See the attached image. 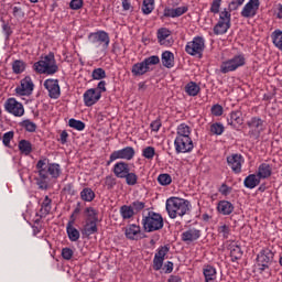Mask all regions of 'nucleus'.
<instances>
[{"label":"nucleus","mask_w":282,"mask_h":282,"mask_svg":"<svg viewBox=\"0 0 282 282\" xmlns=\"http://www.w3.org/2000/svg\"><path fill=\"white\" fill-rule=\"evenodd\" d=\"M145 206H147V204L144 202L134 200L132 203V209H134L137 212L144 210Z\"/></svg>","instance_id":"obj_63"},{"label":"nucleus","mask_w":282,"mask_h":282,"mask_svg":"<svg viewBox=\"0 0 282 282\" xmlns=\"http://www.w3.org/2000/svg\"><path fill=\"white\" fill-rule=\"evenodd\" d=\"M165 210L170 219H177L191 213V202L180 197H170L165 202Z\"/></svg>","instance_id":"obj_1"},{"label":"nucleus","mask_w":282,"mask_h":282,"mask_svg":"<svg viewBox=\"0 0 282 282\" xmlns=\"http://www.w3.org/2000/svg\"><path fill=\"white\" fill-rule=\"evenodd\" d=\"M162 65L171 69L175 65V55L171 51H165L161 56Z\"/></svg>","instance_id":"obj_31"},{"label":"nucleus","mask_w":282,"mask_h":282,"mask_svg":"<svg viewBox=\"0 0 282 282\" xmlns=\"http://www.w3.org/2000/svg\"><path fill=\"white\" fill-rule=\"evenodd\" d=\"M226 131V128L221 122H215L210 126V133L213 135H221Z\"/></svg>","instance_id":"obj_45"},{"label":"nucleus","mask_w":282,"mask_h":282,"mask_svg":"<svg viewBox=\"0 0 282 282\" xmlns=\"http://www.w3.org/2000/svg\"><path fill=\"white\" fill-rule=\"evenodd\" d=\"M199 91H202V88L195 82H189L185 86V93L187 94V96L195 97L197 96V94H199Z\"/></svg>","instance_id":"obj_35"},{"label":"nucleus","mask_w":282,"mask_h":282,"mask_svg":"<svg viewBox=\"0 0 282 282\" xmlns=\"http://www.w3.org/2000/svg\"><path fill=\"white\" fill-rule=\"evenodd\" d=\"M52 213V199L50 196H45L43 202L41 203L40 213L36 214L35 224H40L41 219L47 217Z\"/></svg>","instance_id":"obj_21"},{"label":"nucleus","mask_w":282,"mask_h":282,"mask_svg":"<svg viewBox=\"0 0 282 282\" xmlns=\"http://www.w3.org/2000/svg\"><path fill=\"white\" fill-rule=\"evenodd\" d=\"M33 69L36 74H46V76H54L58 72V64H56V57L54 53H48L42 57L39 62L33 64Z\"/></svg>","instance_id":"obj_2"},{"label":"nucleus","mask_w":282,"mask_h":282,"mask_svg":"<svg viewBox=\"0 0 282 282\" xmlns=\"http://www.w3.org/2000/svg\"><path fill=\"white\" fill-rule=\"evenodd\" d=\"M260 184L261 178L258 174H249L243 181L245 188H249L250 191H252V188H257Z\"/></svg>","instance_id":"obj_29"},{"label":"nucleus","mask_w":282,"mask_h":282,"mask_svg":"<svg viewBox=\"0 0 282 282\" xmlns=\"http://www.w3.org/2000/svg\"><path fill=\"white\" fill-rule=\"evenodd\" d=\"M19 151L22 153V155H30L32 153V142L23 139L19 141Z\"/></svg>","instance_id":"obj_37"},{"label":"nucleus","mask_w":282,"mask_h":282,"mask_svg":"<svg viewBox=\"0 0 282 282\" xmlns=\"http://www.w3.org/2000/svg\"><path fill=\"white\" fill-rule=\"evenodd\" d=\"M155 8V0H143L142 12L143 14H151Z\"/></svg>","instance_id":"obj_43"},{"label":"nucleus","mask_w":282,"mask_h":282,"mask_svg":"<svg viewBox=\"0 0 282 282\" xmlns=\"http://www.w3.org/2000/svg\"><path fill=\"white\" fill-rule=\"evenodd\" d=\"M120 215L122 219H131L135 213L133 212V207L123 205L120 207Z\"/></svg>","instance_id":"obj_42"},{"label":"nucleus","mask_w":282,"mask_h":282,"mask_svg":"<svg viewBox=\"0 0 282 282\" xmlns=\"http://www.w3.org/2000/svg\"><path fill=\"white\" fill-rule=\"evenodd\" d=\"M175 153H191L195 145L192 138H175L174 140Z\"/></svg>","instance_id":"obj_13"},{"label":"nucleus","mask_w":282,"mask_h":282,"mask_svg":"<svg viewBox=\"0 0 282 282\" xmlns=\"http://www.w3.org/2000/svg\"><path fill=\"white\" fill-rule=\"evenodd\" d=\"M44 87L48 91L50 98L53 100H58V98H61V85H58V79H46L44 82Z\"/></svg>","instance_id":"obj_16"},{"label":"nucleus","mask_w":282,"mask_h":282,"mask_svg":"<svg viewBox=\"0 0 282 282\" xmlns=\"http://www.w3.org/2000/svg\"><path fill=\"white\" fill-rule=\"evenodd\" d=\"M13 138L14 131L6 132L2 137V143L4 144V147H10V142L13 140Z\"/></svg>","instance_id":"obj_57"},{"label":"nucleus","mask_w":282,"mask_h":282,"mask_svg":"<svg viewBox=\"0 0 282 282\" xmlns=\"http://www.w3.org/2000/svg\"><path fill=\"white\" fill-rule=\"evenodd\" d=\"M212 113L213 116L219 117L224 115V107L221 105L216 104L212 107Z\"/></svg>","instance_id":"obj_61"},{"label":"nucleus","mask_w":282,"mask_h":282,"mask_svg":"<svg viewBox=\"0 0 282 282\" xmlns=\"http://www.w3.org/2000/svg\"><path fill=\"white\" fill-rule=\"evenodd\" d=\"M257 175L260 177V180H268L272 177V165L268 163H261L258 167Z\"/></svg>","instance_id":"obj_28"},{"label":"nucleus","mask_w":282,"mask_h":282,"mask_svg":"<svg viewBox=\"0 0 282 282\" xmlns=\"http://www.w3.org/2000/svg\"><path fill=\"white\" fill-rule=\"evenodd\" d=\"M85 213L88 217L87 219H90V221H98V210H96V208L87 207Z\"/></svg>","instance_id":"obj_53"},{"label":"nucleus","mask_w":282,"mask_h":282,"mask_svg":"<svg viewBox=\"0 0 282 282\" xmlns=\"http://www.w3.org/2000/svg\"><path fill=\"white\" fill-rule=\"evenodd\" d=\"M204 50H206V40H204L203 36H195L193 41L187 42L185 46L186 54H189V56H198L199 58H202Z\"/></svg>","instance_id":"obj_7"},{"label":"nucleus","mask_w":282,"mask_h":282,"mask_svg":"<svg viewBox=\"0 0 282 282\" xmlns=\"http://www.w3.org/2000/svg\"><path fill=\"white\" fill-rule=\"evenodd\" d=\"M69 8L70 10H80L83 8V0H72Z\"/></svg>","instance_id":"obj_64"},{"label":"nucleus","mask_w":282,"mask_h":282,"mask_svg":"<svg viewBox=\"0 0 282 282\" xmlns=\"http://www.w3.org/2000/svg\"><path fill=\"white\" fill-rule=\"evenodd\" d=\"M93 80H102V78H107V72L104 68H95L91 73Z\"/></svg>","instance_id":"obj_50"},{"label":"nucleus","mask_w":282,"mask_h":282,"mask_svg":"<svg viewBox=\"0 0 282 282\" xmlns=\"http://www.w3.org/2000/svg\"><path fill=\"white\" fill-rule=\"evenodd\" d=\"M142 158L145 160H153L155 158V148L149 145L142 150Z\"/></svg>","instance_id":"obj_52"},{"label":"nucleus","mask_w":282,"mask_h":282,"mask_svg":"<svg viewBox=\"0 0 282 282\" xmlns=\"http://www.w3.org/2000/svg\"><path fill=\"white\" fill-rule=\"evenodd\" d=\"M66 232L69 241H78L80 239V231L73 226H66Z\"/></svg>","instance_id":"obj_40"},{"label":"nucleus","mask_w":282,"mask_h":282,"mask_svg":"<svg viewBox=\"0 0 282 282\" xmlns=\"http://www.w3.org/2000/svg\"><path fill=\"white\" fill-rule=\"evenodd\" d=\"M68 126L70 129H76V131H85V122L80 120L72 118L68 120Z\"/></svg>","instance_id":"obj_47"},{"label":"nucleus","mask_w":282,"mask_h":282,"mask_svg":"<svg viewBox=\"0 0 282 282\" xmlns=\"http://www.w3.org/2000/svg\"><path fill=\"white\" fill-rule=\"evenodd\" d=\"M135 158V149L133 147H126L120 150L113 151L109 160L106 163V166H111L112 162H116V160H127V162L133 160Z\"/></svg>","instance_id":"obj_11"},{"label":"nucleus","mask_w":282,"mask_h":282,"mask_svg":"<svg viewBox=\"0 0 282 282\" xmlns=\"http://www.w3.org/2000/svg\"><path fill=\"white\" fill-rule=\"evenodd\" d=\"M247 127L249 128V138L252 140H259V138H261V133L265 131V121L259 117H252L247 121Z\"/></svg>","instance_id":"obj_8"},{"label":"nucleus","mask_w":282,"mask_h":282,"mask_svg":"<svg viewBox=\"0 0 282 282\" xmlns=\"http://www.w3.org/2000/svg\"><path fill=\"white\" fill-rule=\"evenodd\" d=\"M272 261H274V252L269 248L262 249L257 256L258 262V272L263 274L265 270H270V265H272Z\"/></svg>","instance_id":"obj_6"},{"label":"nucleus","mask_w":282,"mask_h":282,"mask_svg":"<svg viewBox=\"0 0 282 282\" xmlns=\"http://www.w3.org/2000/svg\"><path fill=\"white\" fill-rule=\"evenodd\" d=\"M202 237V230L197 228H189L182 232L181 239L184 243H193Z\"/></svg>","instance_id":"obj_23"},{"label":"nucleus","mask_w":282,"mask_h":282,"mask_svg":"<svg viewBox=\"0 0 282 282\" xmlns=\"http://www.w3.org/2000/svg\"><path fill=\"white\" fill-rule=\"evenodd\" d=\"M228 30H230V24L217 22L216 25L214 26V34H216V36H219L221 34H226Z\"/></svg>","instance_id":"obj_41"},{"label":"nucleus","mask_w":282,"mask_h":282,"mask_svg":"<svg viewBox=\"0 0 282 282\" xmlns=\"http://www.w3.org/2000/svg\"><path fill=\"white\" fill-rule=\"evenodd\" d=\"M227 124L232 129H238L243 124V113L240 110L231 111L229 118H227Z\"/></svg>","instance_id":"obj_24"},{"label":"nucleus","mask_w":282,"mask_h":282,"mask_svg":"<svg viewBox=\"0 0 282 282\" xmlns=\"http://www.w3.org/2000/svg\"><path fill=\"white\" fill-rule=\"evenodd\" d=\"M246 2V0H232L228 8L230 12H234L235 10H239V8H241V6H243V3Z\"/></svg>","instance_id":"obj_55"},{"label":"nucleus","mask_w":282,"mask_h":282,"mask_svg":"<svg viewBox=\"0 0 282 282\" xmlns=\"http://www.w3.org/2000/svg\"><path fill=\"white\" fill-rule=\"evenodd\" d=\"M21 127L25 129L29 133H34L36 131V123L32 122L30 119H25L21 122Z\"/></svg>","instance_id":"obj_51"},{"label":"nucleus","mask_w":282,"mask_h":282,"mask_svg":"<svg viewBox=\"0 0 282 282\" xmlns=\"http://www.w3.org/2000/svg\"><path fill=\"white\" fill-rule=\"evenodd\" d=\"M82 232L85 235V237H91V235H96V232H98V221L86 219V224Z\"/></svg>","instance_id":"obj_30"},{"label":"nucleus","mask_w":282,"mask_h":282,"mask_svg":"<svg viewBox=\"0 0 282 282\" xmlns=\"http://www.w3.org/2000/svg\"><path fill=\"white\" fill-rule=\"evenodd\" d=\"M160 63V56L152 55L142 62H138L132 65L131 74L134 77L144 76L148 72H151V65H158Z\"/></svg>","instance_id":"obj_4"},{"label":"nucleus","mask_w":282,"mask_h":282,"mask_svg":"<svg viewBox=\"0 0 282 282\" xmlns=\"http://www.w3.org/2000/svg\"><path fill=\"white\" fill-rule=\"evenodd\" d=\"M188 12V7L183 6L178 8L167 7L163 10V19H177Z\"/></svg>","instance_id":"obj_22"},{"label":"nucleus","mask_w":282,"mask_h":282,"mask_svg":"<svg viewBox=\"0 0 282 282\" xmlns=\"http://www.w3.org/2000/svg\"><path fill=\"white\" fill-rule=\"evenodd\" d=\"M124 235L127 239H130L131 241H139L140 239H145L147 235L142 232V229L140 226L132 224L129 227L126 228Z\"/></svg>","instance_id":"obj_17"},{"label":"nucleus","mask_w":282,"mask_h":282,"mask_svg":"<svg viewBox=\"0 0 282 282\" xmlns=\"http://www.w3.org/2000/svg\"><path fill=\"white\" fill-rule=\"evenodd\" d=\"M128 171L131 170L129 169V163L124 161L117 162L112 167L113 175L119 180H124V175L128 173Z\"/></svg>","instance_id":"obj_25"},{"label":"nucleus","mask_w":282,"mask_h":282,"mask_svg":"<svg viewBox=\"0 0 282 282\" xmlns=\"http://www.w3.org/2000/svg\"><path fill=\"white\" fill-rule=\"evenodd\" d=\"M229 250H230V258L231 261H239L243 257V251L241 250V247L236 243L229 245Z\"/></svg>","instance_id":"obj_33"},{"label":"nucleus","mask_w":282,"mask_h":282,"mask_svg":"<svg viewBox=\"0 0 282 282\" xmlns=\"http://www.w3.org/2000/svg\"><path fill=\"white\" fill-rule=\"evenodd\" d=\"M13 74H23L25 72V63L23 61H14L12 64Z\"/></svg>","instance_id":"obj_48"},{"label":"nucleus","mask_w":282,"mask_h":282,"mask_svg":"<svg viewBox=\"0 0 282 282\" xmlns=\"http://www.w3.org/2000/svg\"><path fill=\"white\" fill-rule=\"evenodd\" d=\"M88 41L94 45V47H102V50L109 48V43H111V39L109 37V33L106 31H97L89 33Z\"/></svg>","instance_id":"obj_9"},{"label":"nucleus","mask_w":282,"mask_h":282,"mask_svg":"<svg viewBox=\"0 0 282 282\" xmlns=\"http://www.w3.org/2000/svg\"><path fill=\"white\" fill-rule=\"evenodd\" d=\"M243 65H246V56H243V54H239L223 62L220 65V72L221 74H228L230 72H236V69L243 67Z\"/></svg>","instance_id":"obj_10"},{"label":"nucleus","mask_w":282,"mask_h":282,"mask_svg":"<svg viewBox=\"0 0 282 282\" xmlns=\"http://www.w3.org/2000/svg\"><path fill=\"white\" fill-rule=\"evenodd\" d=\"M246 160L241 154L235 153L227 156V164L231 169L232 173L236 175H239L241 173V167L243 166V163Z\"/></svg>","instance_id":"obj_14"},{"label":"nucleus","mask_w":282,"mask_h":282,"mask_svg":"<svg viewBox=\"0 0 282 282\" xmlns=\"http://www.w3.org/2000/svg\"><path fill=\"white\" fill-rule=\"evenodd\" d=\"M12 14L14 19H18V21H21L22 19L25 18V11H23V8L21 7H13Z\"/></svg>","instance_id":"obj_54"},{"label":"nucleus","mask_w":282,"mask_h":282,"mask_svg":"<svg viewBox=\"0 0 282 282\" xmlns=\"http://www.w3.org/2000/svg\"><path fill=\"white\" fill-rule=\"evenodd\" d=\"M176 138H191V127L186 123H181L176 128Z\"/></svg>","instance_id":"obj_36"},{"label":"nucleus","mask_w":282,"mask_h":282,"mask_svg":"<svg viewBox=\"0 0 282 282\" xmlns=\"http://www.w3.org/2000/svg\"><path fill=\"white\" fill-rule=\"evenodd\" d=\"M231 14L228 10L224 9V11H221L219 13V20L218 23H226L227 25H231L230 21H231Z\"/></svg>","instance_id":"obj_49"},{"label":"nucleus","mask_w":282,"mask_h":282,"mask_svg":"<svg viewBox=\"0 0 282 282\" xmlns=\"http://www.w3.org/2000/svg\"><path fill=\"white\" fill-rule=\"evenodd\" d=\"M102 98V95L96 88H89L84 93L85 107H94L98 100Z\"/></svg>","instance_id":"obj_18"},{"label":"nucleus","mask_w":282,"mask_h":282,"mask_svg":"<svg viewBox=\"0 0 282 282\" xmlns=\"http://www.w3.org/2000/svg\"><path fill=\"white\" fill-rule=\"evenodd\" d=\"M4 110L11 116H15L17 118H21L23 113H25V109L23 108V104L19 102L14 98H9L4 102Z\"/></svg>","instance_id":"obj_12"},{"label":"nucleus","mask_w":282,"mask_h":282,"mask_svg":"<svg viewBox=\"0 0 282 282\" xmlns=\"http://www.w3.org/2000/svg\"><path fill=\"white\" fill-rule=\"evenodd\" d=\"M123 180H126L128 186H135L138 184V175L130 171L123 176Z\"/></svg>","instance_id":"obj_44"},{"label":"nucleus","mask_w":282,"mask_h":282,"mask_svg":"<svg viewBox=\"0 0 282 282\" xmlns=\"http://www.w3.org/2000/svg\"><path fill=\"white\" fill-rule=\"evenodd\" d=\"M47 175H51L53 180H58L61 177V164L58 163H48L47 164V170H46Z\"/></svg>","instance_id":"obj_34"},{"label":"nucleus","mask_w":282,"mask_h":282,"mask_svg":"<svg viewBox=\"0 0 282 282\" xmlns=\"http://www.w3.org/2000/svg\"><path fill=\"white\" fill-rule=\"evenodd\" d=\"M80 199L83 202H94V199H96V193L90 187H85L80 192Z\"/></svg>","instance_id":"obj_39"},{"label":"nucleus","mask_w":282,"mask_h":282,"mask_svg":"<svg viewBox=\"0 0 282 282\" xmlns=\"http://www.w3.org/2000/svg\"><path fill=\"white\" fill-rule=\"evenodd\" d=\"M150 128H151V131H154L155 133H158V131H160V129L162 128V120L155 119L154 121L151 122Z\"/></svg>","instance_id":"obj_62"},{"label":"nucleus","mask_w":282,"mask_h":282,"mask_svg":"<svg viewBox=\"0 0 282 282\" xmlns=\"http://www.w3.org/2000/svg\"><path fill=\"white\" fill-rule=\"evenodd\" d=\"M62 257L63 259H65V261H69L72 259V257H74V250H72L70 248H63L62 249Z\"/></svg>","instance_id":"obj_60"},{"label":"nucleus","mask_w":282,"mask_h":282,"mask_svg":"<svg viewBox=\"0 0 282 282\" xmlns=\"http://www.w3.org/2000/svg\"><path fill=\"white\" fill-rule=\"evenodd\" d=\"M220 8H221V0H213L209 10L212 14H219Z\"/></svg>","instance_id":"obj_56"},{"label":"nucleus","mask_w":282,"mask_h":282,"mask_svg":"<svg viewBox=\"0 0 282 282\" xmlns=\"http://www.w3.org/2000/svg\"><path fill=\"white\" fill-rule=\"evenodd\" d=\"M169 250H170L169 247L163 246V247H160L156 253L154 254L153 270H155L156 272L162 270V265H164V257L169 254Z\"/></svg>","instance_id":"obj_20"},{"label":"nucleus","mask_w":282,"mask_h":282,"mask_svg":"<svg viewBox=\"0 0 282 282\" xmlns=\"http://www.w3.org/2000/svg\"><path fill=\"white\" fill-rule=\"evenodd\" d=\"M260 6L261 2H259V0H249L240 12L241 17H243V19H254V17H257V12H259Z\"/></svg>","instance_id":"obj_15"},{"label":"nucleus","mask_w":282,"mask_h":282,"mask_svg":"<svg viewBox=\"0 0 282 282\" xmlns=\"http://www.w3.org/2000/svg\"><path fill=\"white\" fill-rule=\"evenodd\" d=\"M105 186L107 187L108 191H111V188L116 186V177H113V175L106 176Z\"/></svg>","instance_id":"obj_58"},{"label":"nucleus","mask_w":282,"mask_h":282,"mask_svg":"<svg viewBox=\"0 0 282 282\" xmlns=\"http://www.w3.org/2000/svg\"><path fill=\"white\" fill-rule=\"evenodd\" d=\"M216 210L219 213V215H232V213H235V205H232V203L229 200H219Z\"/></svg>","instance_id":"obj_26"},{"label":"nucleus","mask_w":282,"mask_h":282,"mask_svg":"<svg viewBox=\"0 0 282 282\" xmlns=\"http://www.w3.org/2000/svg\"><path fill=\"white\" fill-rule=\"evenodd\" d=\"M158 182L161 186H171L172 182H173V177H171V174H160L158 176Z\"/></svg>","instance_id":"obj_46"},{"label":"nucleus","mask_w":282,"mask_h":282,"mask_svg":"<svg viewBox=\"0 0 282 282\" xmlns=\"http://www.w3.org/2000/svg\"><path fill=\"white\" fill-rule=\"evenodd\" d=\"M34 91V83L30 76L24 77L21 80V85L15 88V94L19 96H30Z\"/></svg>","instance_id":"obj_19"},{"label":"nucleus","mask_w":282,"mask_h":282,"mask_svg":"<svg viewBox=\"0 0 282 282\" xmlns=\"http://www.w3.org/2000/svg\"><path fill=\"white\" fill-rule=\"evenodd\" d=\"M142 226L145 232L162 230V228H164V218L161 214L149 212L148 215L142 218Z\"/></svg>","instance_id":"obj_3"},{"label":"nucleus","mask_w":282,"mask_h":282,"mask_svg":"<svg viewBox=\"0 0 282 282\" xmlns=\"http://www.w3.org/2000/svg\"><path fill=\"white\" fill-rule=\"evenodd\" d=\"M171 36V31L166 28L159 29L158 31V40L160 45H169L170 42H166V39Z\"/></svg>","instance_id":"obj_38"},{"label":"nucleus","mask_w":282,"mask_h":282,"mask_svg":"<svg viewBox=\"0 0 282 282\" xmlns=\"http://www.w3.org/2000/svg\"><path fill=\"white\" fill-rule=\"evenodd\" d=\"M63 193H66V195H70V197H74L76 195V189H74V183H68L63 187Z\"/></svg>","instance_id":"obj_59"},{"label":"nucleus","mask_w":282,"mask_h":282,"mask_svg":"<svg viewBox=\"0 0 282 282\" xmlns=\"http://www.w3.org/2000/svg\"><path fill=\"white\" fill-rule=\"evenodd\" d=\"M203 274L205 276V282L217 281V269L210 264H205L203 267Z\"/></svg>","instance_id":"obj_27"},{"label":"nucleus","mask_w":282,"mask_h":282,"mask_svg":"<svg viewBox=\"0 0 282 282\" xmlns=\"http://www.w3.org/2000/svg\"><path fill=\"white\" fill-rule=\"evenodd\" d=\"M35 169L39 175L35 178L36 185L41 191H47L50 184V176L47 175V159L39 160Z\"/></svg>","instance_id":"obj_5"},{"label":"nucleus","mask_w":282,"mask_h":282,"mask_svg":"<svg viewBox=\"0 0 282 282\" xmlns=\"http://www.w3.org/2000/svg\"><path fill=\"white\" fill-rule=\"evenodd\" d=\"M217 232L218 237H221L223 239H230V235H232V229L230 228V225L219 223L217 227Z\"/></svg>","instance_id":"obj_32"}]
</instances>
